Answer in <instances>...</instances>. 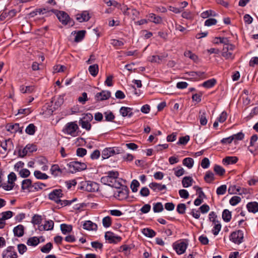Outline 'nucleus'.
Masks as SVG:
<instances>
[{
	"label": "nucleus",
	"instance_id": "f257e3e1",
	"mask_svg": "<svg viewBox=\"0 0 258 258\" xmlns=\"http://www.w3.org/2000/svg\"><path fill=\"white\" fill-rule=\"evenodd\" d=\"M119 174L117 171H111L107 173V175L101 178V182L111 187L118 188L120 187V184L116 181Z\"/></svg>",
	"mask_w": 258,
	"mask_h": 258
},
{
	"label": "nucleus",
	"instance_id": "f03ea898",
	"mask_svg": "<svg viewBox=\"0 0 258 258\" xmlns=\"http://www.w3.org/2000/svg\"><path fill=\"white\" fill-rule=\"evenodd\" d=\"M78 128L77 123L75 122H70L66 124L62 130V132L72 137H76L78 135L77 130Z\"/></svg>",
	"mask_w": 258,
	"mask_h": 258
},
{
	"label": "nucleus",
	"instance_id": "7ed1b4c3",
	"mask_svg": "<svg viewBox=\"0 0 258 258\" xmlns=\"http://www.w3.org/2000/svg\"><path fill=\"white\" fill-rule=\"evenodd\" d=\"M56 15L58 19L63 25L70 24L73 26L74 22L71 20L68 14L63 11H57Z\"/></svg>",
	"mask_w": 258,
	"mask_h": 258
},
{
	"label": "nucleus",
	"instance_id": "20e7f679",
	"mask_svg": "<svg viewBox=\"0 0 258 258\" xmlns=\"http://www.w3.org/2000/svg\"><path fill=\"white\" fill-rule=\"evenodd\" d=\"M235 48V46L232 44H226L224 45L222 55L226 59H233L234 58V55L232 51Z\"/></svg>",
	"mask_w": 258,
	"mask_h": 258
},
{
	"label": "nucleus",
	"instance_id": "39448f33",
	"mask_svg": "<svg viewBox=\"0 0 258 258\" xmlns=\"http://www.w3.org/2000/svg\"><path fill=\"white\" fill-rule=\"evenodd\" d=\"M122 150L118 148H108L104 149L102 152V157L103 159H107L109 157L121 153Z\"/></svg>",
	"mask_w": 258,
	"mask_h": 258
},
{
	"label": "nucleus",
	"instance_id": "423d86ee",
	"mask_svg": "<svg viewBox=\"0 0 258 258\" xmlns=\"http://www.w3.org/2000/svg\"><path fill=\"white\" fill-rule=\"evenodd\" d=\"M243 233L241 230L232 232L230 236V240L235 244H240L242 242Z\"/></svg>",
	"mask_w": 258,
	"mask_h": 258
},
{
	"label": "nucleus",
	"instance_id": "0eeeda50",
	"mask_svg": "<svg viewBox=\"0 0 258 258\" xmlns=\"http://www.w3.org/2000/svg\"><path fill=\"white\" fill-rule=\"evenodd\" d=\"M62 196V190L60 189H56L48 195V198L50 200L54 201L55 203L59 204L61 202L60 198Z\"/></svg>",
	"mask_w": 258,
	"mask_h": 258
},
{
	"label": "nucleus",
	"instance_id": "6e6552de",
	"mask_svg": "<svg viewBox=\"0 0 258 258\" xmlns=\"http://www.w3.org/2000/svg\"><path fill=\"white\" fill-rule=\"evenodd\" d=\"M37 148L35 145L33 144H28L23 149H19L18 151L19 156L21 157H24L28 153H32L36 151Z\"/></svg>",
	"mask_w": 258,
	"mask_h": 258
},
{
	"label": "nucleus",
	"instance_id": "1a4fd4ad",
	"mask_svg": "<svg viewBox=\"0 0 258 258\" xmlns=\"http://www.w3.org/2000/svg\"><path fill=\"white\" fill-rule=\"evenodd\" d=\"M82 188L86 191L94 192L98 190V185L96 182L91 181H86L83 183Z\"/></svg>",
	"mask_w": 258,
	"mask_h": 258
},
{
	"label": "nucleus",
	"instance_id": "9d476101",
	"mask_svg": "<svg viewBox=\"0 0 258 258\" xmlns=\"http://www.w3.org/2000/svg\"><path fill=\"white\" fill-rule=\"evenodd\" d=\"M2 257L3 258H17L18 255L14 247L9 246L4 250Z\"/></svg>",
	"mask_w": 258,
	"mask_h": 258
},
{
	"label": "nucleus",
	"instance_id": "9b49d317",
	"mask_svg": "<svg viewBox=\"0 0 258 258\" xmlns=\"http://www.w3.org/2000/svg\"><path fill=\"white\" fill-rule=\"evenodd\" d=\"M69 166L73 168L75 171L84 170L87 168V165L83 162L73 161L70 162Z\"/></svg>",
	"mask_w": 258,
	"mask_h": 258
},
{
	"label": "nucleus",
	"instance_id": "f8f14e48",
	"mask_svg": "<svg viewBox=\"0 0 258 258\" xmlns=\"http://www.w3.org/2000/svg\"><path fill=\"white\" fill-rule=\"evenodd\" d=\"M91 17L88 11H84L76 15V20L79 22H87Z\"/></svg>",
	"mask_w": 258,
	"mask_h": 258
},
{
	"label": "nucleus",
	"instance_id": "ddd939ff",
	"mask_svg": "<svg viewBox=\"0 0 258 258\" xmlns=\"http://www.w3.org/2000/svg\"><path fill=\"white\" fill-rule=\"evenodd\" d=\"M187 246V243L184 241H180L174 244V248L178 254L183 253Z\"/></svg>",
	"mask_w": 258,
	"mask_h": 258
},
{
	"label": "nucleus",
	"instance_id": "4468645a",
	"mask_svg": "<svg viewBox=\"0 0 258 258\" xmlns=\"http://www.w3.org/2000/svg\"><path fill=\"white\" fill-rule=\"evenodd\" d=\"M105 238L108 240L110 243H116L121 240L120 236H116L111 232L108 231L105 233Z\"/></svg>",
	"mask_w": 258,
	"mask_h": 258
},
{
	"label": "nucleus",
	"instance_id": "2eb2a0df",
	"mask_svg": "<svg viewBox=\"0 0 258 258\" xmlns=\"http://www.w3.org/2000/svg\"><path fill=\"white\" fill-rule=\"evenodd\" d=\"M111 93L108 91H102L95 95V99L97 101L107 100L110 97Z\"/></svg>",
	"mask_w": 258,
	"mask_h": 258
},
{
	"label": "nucleus",
	"instance_id": "dca6fc26",
	"mask_svg": "<svg viewBox=\"0 0 258 258\" xmlns=\"http://www.w3.org/2000/svg\"><path fill=\"white\" fill-rule=\"evenodd\" d=\"M33 184L32 181L29 179L23 180L22 183V189L23 190H26L29 192H34V189H33Z\"/></svg>",
	"mask_w": 258,
	"mask_h": 258
},
{
	"label": "nucleus",
	"instance_id": "f3484780",
	"mask_svg": "<svg viewBox=\"0 0 258 258\" xmlns=\"http://www.w3.org/2000/svg\"><path fill=\"white\" fill-rule=\"evenodd\" d=\"M1 146L5 152H9L14 148L13 143L10 139L1 142Z\"/></svg>",
	"mask_w": 258,
	"mask_h": 258
},
{
	"label": "nucleus",
	"instance_id": "a211bd4d",
	"mask_svg": "<svg viewBox=\"0 0 258 258\" xmlns=\"http://www.w3.org/2000/svg\"><path fill=\"white\" fill-rule=\"evenodd\" d=\"M149 186L150 188L155 191H159L166 189V186L164 184H161L156 182H152Z\"/></svg>",
	"mask_w": 258,
	"mask_h": 258
},
{
	"label": "nucleus",
	"instance_id": "6ab92c4d",
	"mask_svg": "<svg viewBox=\"0 0 258 258\" xmlns=\"http://www.w3.org/2000/svg\"><path fill=\"white\" fill-rule=\"evenodd\" d=\"M83 228L87 230H97V225L91 221H86L83 225Z\"/></svg>",
	"mask_w": 258,
	"mask_h": 258
},
{
	"label": "nucleus",
	"instance_id": "aec40b11",
	"mask_svg": "<svg viewBox=\"0 0 258 258\" xmlns=\"http://www.w3.org/2000/svg\"><path fill=\"white\" fill-rule=\"evenodd\" d=\"M54 222L52 220L46 221L43 225L39 227L40 230H50L53 228Z\"/></svg>",
	"mask_w": 258,
	"mask_h": 258
},
{
	"label": "nucleus",
	"instance_id": "412c9836",
	"mask_svg": "<svg viewBox=\"0 0 258 258\" xmlns=\"http://www.w3.org/2000/svg\"><path fill=\"white\" fill-rule=\"evenodd\" d=\"M119 112L123 117L127 116L131 117L133 115L132 109L127 107H121L119 110Z\"/></svg>",
	"mask_w": 258,
	"mask_h": 258
},
{
	"label": "nucleus",
	"instance_id": "4be33fe9",
	"mask_svg": "<svg viewBox=\"0 0 258 258\" xmlns=\"http://www.w3.org/2000/svg\"><path fill=\"white\" fill-rule=\"evenodd\" d=\"M246 207L249 212L255 213L258 212V203L257 202H249L247 204Z\"/></svg>",
	"mask_w": 258,
	"mask_h": 258
},
{
	"label": "nucleus",
	"instance_id": "5701e85b",
	"mask_svg": "<svg viewBox=\"0 0 258 258\" xmlns=\"http://www.w3.org/2000/svg\"><path fill=\"white\" fill-rule=\"evenodd\" d=\"M148 18L150 22H153L157 24H161L162 22V18L159 16H156L153 13L149 14Z\"/></svg>",
	"mask_w": 258,
	"mask_h": 258
},
{
	"label": "nucleus",
	"instance_id": "b1692460",
	"mask_svg": "<svg viewBox=\"0 0 258 258\" xmlns=\"http://www.w3.org/2000/svg\"><path fill=\"white\" fill-rule=\"evenodd\" d=\"M238 159L236 157L228 156L223 159L222 162L224 165H229L236 163Z\"/></svg>",
	"mask_w": 258,
	"mask_h": 258
},
{
	"label": "nucleus",
	"instance_id": "393cba45",
	"mask_svg": "<svg viewBox=\"0 0 258 258\" xmlns=\"http://www.w3.org/2000/svg\"><path fill=\"white\" fill-rule=\"evenodd\" d=\"M194 182L193 179L190 176H185L182 180V184L184 187H188L192 185Z\"/></svg>",
	"mask_w": 258,
	"mask_h": 258
},
{
	"label": "nucleus",
	"instance_id": "a878e982",
	"mask_svg": "<svg viewBox=\"0 0 258 258\" xmlns=\"http://www.w3.org/2000/svg\"><path fill=\"white\" fill-rule=\"evenodd\" d=\"M51 174L54 176H59L61 173L62 170L59 168V166L56 164L53 165L50 169Z\"/></svg>",
	"mask_w": 258,
	"mask_h": 258
},
{
	"label": "nucleus",
	"instance_id": "bb28decb",
	"mask_svg": "<svg viewBox=\"0 0 258 258\" xmlns=\"http://www.w3.org/2000/svg\"><path fill=\"white\" fill-rule=\"evenodd\" d=\"M40 242L39 238L34 236L29 238L27 241V244L29 246H36Z\"/></svg>",
	"mask_w": 258,
	"mask_h": 258
},
{
	"label": "nucleus",
	"instance_id": "cd10ccee",
	"mask_svg": "<svg viewBox=\"0 0 258 258\" xmlns=\"http://www.w3.org/2000/svg\"><path fill=\"white\" fill-rule=\"evenodd\" d=\"M13 231L15 235L21 237L24 234V227L22 225H19L14 228Z\"/></svg>",
	"mask_w": 258,
	"mask_h": 258
},
{
	"label": "nucleus",
	"instance_id": "c85d7f7f",
	"mask_svg": "<svg viewBox=\"0 0 258 258\" xmlns=\"http://www.w3.org/2000/svg\"><path fill=\"white\" fill-rule=\"evenodd\" d=\"M60 229L63 234H67L72 231V226L71 225L62 224L60 225Z\"/></svg>",
	"mask_w": 258,
	"mask_h": 258
},
{
	"label": "nucleus",
	"instance_id": "c756f323",
	"mask_svg": "<svg viewBox=\"0 0 258 258\" xmlns=\"http://www.w3.org/2000/svg\"><path fill=\"white\" fill-rule=\"evenodd\" d=\"M88 70L92 76H96L99 71L98 64H95L89 66Z\"/></svg>",
	"mask_w": 258,
	"mask_h": 258
},
{
	"label": "nucleus",
	"instance_id": "7c9ffc66",
	"mask_svg": "<svg viewBox=\"0 0 258 258\" xmlns=\"http://www.w3.org/2000/svg\"><path fill=\"white\" fill-rule=\"evenodd\" d=\"M7 131L11 133H15L19 130V124L18 123L9 124L6 126Z\"/></svg>",
	"mask_w": 258,
	"mask_h": 258
},
{
	"label": "nucleus",
	"instance_id": "2f4dec72",
	"mask_svg": "<svg viewBox=\"0 0 258 258\" xmlns=\"http://www.w3.org/2000/svg\"><path fill=\"white\" fill-rule=\"evenodd\" d=\"M214 175L212 172L210 171L206 172L204 177V179L206 182L211 183L214 180Z\"/></svg>",
	"mask_w": 258,
	"mask_h": 258
},
{
	"label": "nucleus",
	"instance_id": "473e14b6",
	"mask_svg": "<svg viewBox=\"0 0 258 258\" xmlns=\"http://www.w3.org/2000/svg\"><path fill=\"white\" fill-rule=\"evenodd\" d=\"M194 163V161L191 158H185L182 161V164L183 165L186 166L188 168H191L192 167Z\"/></svg>",
	"mask_w": 258,
	"mask_h": 258
},
{
	"label": "nucleus",
	"instance_id": "72a5a7b5",
	"mask_svg": "<svg viewBox=\"0 0 258 258\" xmlns=\"http://www.w3.org/2000/svg\"><path fill=\"white\" fill-rule=\"evenodd\" d=\"M142 233L146 236L149 237H153L156 235V232L152 229L149 228H144L142 230Z\"/></svg>",
	"mask_w": 258,
	"mask_h": 258
},
{
	"label": "nucleus",
	"instance_id": "f704fd0d",
	"mask_svg": "<svg viewBox=\"0 0 258 258\" xmlns=\"http://www.w3.org/2000/svg\"><path fill=\"white\" fill-rule=\"evenodd\" d=\"M222 218L224 221L229 222L231 219V212L228 210H224L222 213Z\"/></svg>",
	"mask_w": 258,
	"mask_h": 258
},
{
	"label": "nucleus",
	"instance_id": "c9c22d12",
	"mask_svg": "<svg viewBox=\"0 0 258 258\" xmlns=\"http://www.w3.org/2000/svg\"><path fill=\"white\" fill-rule=\"evenodd\" d=\"M35 177L38 179H46L48 176L45 173H42L40 171L36 170L34 172Z\"/></svg>",
	"mask_w": 258,
	"mask_h": 258
},
{
	"label": "nucleus",
	"instance_id": "e433bc0d",
	"mask_svg": "<svg viewBox=\"0 0 258 258\" xmlns=\"http://www.w3.org/2000/svg\"><path fill=\"white\" fill-rule=\"evenodd\" d=\"M216 83V81L214 79L208 80V81L204 82L202 86L206 88H210L214 86Z\"/></svg>",
	"mask_w": 258,
	"mask_h": 258
},
{
	"label": "nucleus",
	"instance_id": "4c0bfd02",
	"mask_svg": "<svg viewBox=\"0 0 258 258\" xmlns=\"http://www.w3.org/2000/svg\"><path fill=\"white\" fill-rule=\"evenodd\" d=\"M86 33L85 30H81L79 31L76 35L75 41L76 42H80L85 37V35Z\"/></svg>",
	"mask_w": 258,
	"mask_h": 258
},
{
	"label": "nucleus",
	"instance_id": "58836bf2",
	"mask_svg": "<svg viewBox=\"0 0 258 258\" xmlns=\"http://www.w3.org/2000/svg\"><path fill=\"white\" fill-rule=\"evenodd\" d=\"M79 124L81 125L82 128H85L87 131H89L91 129V125L90 123V122L80 119L79 120Z\"/></svg>",
	"mask_w": 258,
	"mask_h": 258
},
{
	"label": "nucleus",
	"instance_id": "ea45409f",
	"mask_svg": "<svg viewBox=\"0 0 258 258\" xmlns=\"http://www.w3.org/2000/svg\"><path fill=\"white\" fill-rule=\"evenodd\" d=\"M52 243L51 242H48V243H46L45 245H44V246H43L41 248L40 250L42 252L47 253L51 250V249H52Z\"/></svg>",
	"mask_w": 258,
	"mask_h": 258
},
{
	"label": "nucleus",
	"instance_id": "a19ab883",
	"mask_svg": "<svg viewBox=\"0 0 258 258\" xmlns=\"http://www.w3.org/2000/svg\"><path fill=\"white\" fill-rule=\"evenodd\" d=\"M45 186L46 184L40 182L34 183L32 186L33 189H34V192L38 191L40 189H42Z\"/></svg>",
	"mask_w": 258,
	"mask_h": 258
},
{
	"label": "nucleus",
	"instance_id": "79ce46f5",
	"mask_svg": "<svg viewBox=\"0 0 258 258\" xmlns=\"http://www.w3.org/2000/svg\"><path fill=\"white\" fill-rule=\"evenodd\" d=\"M36 127L33 124H30L26 128L25 132L27 134L33 135L34 134L36 130Z\"/></svg>",
	"mask_w": 258,
	"mask_h": 258
},
{
	"label": "nucleus",
	"instance_id": "37998d69",
	"mask_svg": "<svg viewBox=\"0 0 258 258\" xmlns=\"http://www.w3.org/2000/svg\"><path fill=\"white\" fill-rule=\"evenodd\" d=\"M102 224L106 228L110 227L112 224L111 218L109 216L104 217L102 220Z\"/></svg>",
	"mask_w": 258,
	"mask_h": 258
},
{
	"label": "nucleus",
	"instance_id": "c03bdc74",
	"mask_svg": "<svg viewBox=\"0 0 258 258\" xmlns=\"http://www.w3.org/2000/svg\"><path fill=\"white\" fill-rule=\"evenodd\" d=\"M216 15L215 12L212 10L205 11L201 14V17L204 19L208 18L209 16H215Z\"/></svg>",
	"mask_w": 258,
	"mask_h": 258
},
{
	"label": "nucleus",
	"instance_id": "a18cd8bd",
	"mask_svg": "<svg viewBox=\"0 0 258 258\" xmlns=\"http://www.w3.org/2000/svg\"><path fill=\"white\" fill-rule=\"evenodd\" d=\"M214 170L216 173V174L219 175H223L225 172V169L221 166L218 165H215L214 167Z\"/></svg>",
	"mask_w": 258,
	"mask_h": 258
},
{
	"label": "nucleus",
	"instance_id": "49530a36",
	"mask_svg": "<svg viewBox=\"0 0 258 258\" xmlns=\"http://www.w3.org/2000/svg\"><path fill=\"white\" fill-rule=\"evenodd\" d=\"M66 70V67L62 65L57 64L53 67V73L63 72Z\"/></svg>",
	"mask_w": 258,
	"mask_h": 258
},
{
	"label": "nucleus",
	"instance_id": "de8ad7c7",
	"mask_svg": "<svg viewBox=\"0 0 258 258\" xmlns=\"http://www.w3.org/2000/svg\"><path fill=\"white\" fill-rule=\"evenodd\" d=\"M140 186L139 181L136 179L132 181L131 184V188L133 192H136L138 191V187Z\"/></svg>",
	"mask_w": 258,
	"mask_h": 258
},
{
	"label": "nucleus",
	"instance_id": "09e8293b",
	"mask_svg": "<svg viewBox=\"0 0 258 258\" xmlns=\"http://www.w3.org/2000/svg\"><path fill=\"white\" fill-rule=\"evenodd\" d=\"M214 224L215 225L212 230V232L214 235H217L221 230V225L218 222L214 223Z\"/></svg>",
	"mask_w": 258,
	"mask_h": 258
},
{
	"label": "nucleus",
	"instance_id": "8fccbe9b",
	"mask_svg": "<svg viewBox=\"0 0 258 258\" xmlns=\"http://www.w3.org/2000/svg\"><path fill=\"white\" fill-rule=\"evenodd\" d=\"M163 210V206L161 203H157L153 206V211L155 213H158Z\"/></svg>",
	"mask_w": 258,
	"mask_h": 258
},
{
	"label": "nucleus",
	"instance_id": "3c124183",
	"mask_svg": "<svg viewBox=\"0 0 258 258\" xmlns=\"http://www.w3.org/2000/svg\"><path fill=\"white\" fill-rule=\"evenodd\" d=\"M163 58V57L162 56L152 55L150 57V61L151 62H157V63H160L162 61Z\"/></svg>",
	"mask_w": 258,
	"mask_h": 258
},
{
	"label": "nucleus",
	"instance_id": "603ef678",
	"mask_svg": "<svg viewBox=\"0 0 258 258\" xmlns=\"http://www.w3.org/2000/svg\"><path fill=\"white\" fill-rule=\"evenodd\" d=\"M227 190V186L226 185L223 184L219 187H218L217 189L216 192L218 195H224Z\"/></svg>",
	"mask_w": 258,
	"mask_h": 258
},
{
	"label": "nucleus",
	"instance_id": "864d4df0",
	"mask_svg": "<svg viewBox=\"0 0 258 258\" xmlns=\"http://www.w3.org/2000/svg\"><path fill=\"white\" fill-rule=\"evenodd\" d=\"M186 205L184 204H179L177 206V211L179 214H183L185 213Z\"/></svg>",
	"mask_w": 258,
	"mask_h": 258
},
{
	"label": "nucleus",
	"instance_id": "5fc2aeb1",
	"mask_svg": "<svg viewBox=\"0 0 258 258\" xmlns=\"http://www.w3.org/2000/svg\"><path fill=\"white\" fill-rule=\"evenodd\" d=\"M241 201V198L238 196L233 197L229 201L230 204L232 206H235L239 203Z\"/></svg>",
	"mask_w": 258,
	"mask_h": 258
},
{
	"label": "nucleus",
	"instance_id": "6e6d98bb",
	"mask_svg": "<svg viewBox=\"0 0 258 258\" xmlns=\"http://www.w3.org/2000/svg\"><path fill=\"white\" fill-rule=\"evenodd\" d=\"M41 217L38 215H35L32 219V223L34 224H40L41 223Z\"/></svg>",
	"mask_w": 258,
	"mask_h": 258
},
{
	"label": "nucleus",
	"instance_id": "4d7b16f0",
	"mask_svg": "<svg viewBox=\"0 0 258 258\" xmlns=\"http://www.w3.org/2000/svg\"><path fill=\"white\" fill-rule=\"evenodd\" d=\"M14 185V184H13L8 181L7 183H4L2 184L1 186L5 190H10L13 188Z\"/></svg>",
	"mask_w": 258,
	"mask_h": 258
},
{
	"label": "nucleus",
	"instance_id": "13d9d810",
	"mask_svg": "<svg viewBox=\"0 0 258 258\" xmlns=\"http://www.w3.org/2000/svg\"><path fill=\"white\" fill-rule=\"evenodd\" d=\"M189 140V137L188 136L180 137L178 142H177V144L185 145L187 144Z\"/></svg>",
	"mask_w": 258,
	"mask_h": 258
},
{
	"label": "nucleus",
	"instance_id": "bf43d9fd",
	"mask_svg": "<svg viewBox=\"0 0 258 258\" xmlns=\"http://www.w3.org/2000/svg\"><path fill=\"white\" fill-rule=\"evenodd\" d=\"M43 11L46 12V10L45 9H36L35 11L31 12L29 15L30 17H34L35 16H36L38 14H41V13L44 14Z\"/></svg>",
	"mask_w": 258,
	"mask_h": 258
},
{
	"label": "nucleus",
	"instance_id": "052dcab7",
	"mask_svg": "<svg viewBox=\"0 0 258 258\" xmlns=\"http://www.w3.org/2000/svg\"><path fill=\"white\" fill-rule=\"evenodd\" d=\"M19 174L21 177L26 178L30 175V172L27 169H22L20 171Z\"/></svg>",
	"mask_w": 258,
	"mask_h": 258
},
{
	"label": "nucleus",
	"instance_id": "680f3d73",
	"mask_svg": "<svg viewBox=\"0 0 258 258\" xmlns=\"http://www.w3.org/2000/svg\"><path fill=\"white\" fill-rule=\"evenodd\" d=\"M76 153L77 156L82 157L86 154L87 150L83 148H79L77 149Z\"/></svg>",
	"mask_w": 258,
	"mask_h": 258
},
{
	"label": "nucleus",
	"instance_id": "e2e57ef3",
	"mask_svg": "<svg viewBox=\"0 0 258 258\" xmlns=\"http://www.w3.org/2000/svg\"><path fill=\"white\" fill-rule=\"evenodd\" d=\"M227 117V113L225 111H223L220 114L219 117H218L217 120L221 123L224 122L226 120Z\"/></svg>",
	"mask_w": 258,
	"mask_h": 258
},
{
	"label": "nucleus",
	"instance_id": "0e129e2a",
	"mask_svg": "<svg viewBox=\"0 0 258 258\" xmlns=\"http://www.w3.org/2000/svg\"><path fill=\"white\" fill-rule=\"evenodd\" d=\"M184 54L186 57H188L194 61L196 60L198 58L197 56L196 55H195V54L192 53L190 51H185L184 52Z\"/></svg>",
	"mask_w": 258,
	"mask_h": 258
},
{
	"label": "nucleus",
	"instance_id": "69168bd1",
	"mask_svg": "<svg viewBox=\"0 0 258 258\" xmlns=\"http://www.w3.org/2000/svg\"><path fill=\"white\" fill-rule=\"evenodd\" d=\"M174 170L175 175L177 177L182 175L185 172L184 169L181 167H180L179 169L178 168H175Z\"/></svg>",
	"mask_w": 258,
	"mask_h": 258
},
{
	"label": "nucleus",
	"instance_id": "338daca9",
	"mask_svg": "<svg viewBox=\"0 0 258 258\" xmlns=\"http://www.w3.org/2000/svg\"><path fill=\"white\" fill-rule=\"evenodd\" d=\"M88 100L87 94L86 92H84L82 94V96L78 98V101L83 104H84L86 101Z\"/></svg>",
	"mask_w": 258,
	"mask_h": 258
},
{
	"label": "nucleus",
	"instance_id": "774afa93",
	"mask_svg": "<svg viewBox=\"0 0 258 258\" xmlns=\"http://www.w3.org/2000/svg\"><path fill=\"white\" fill-rule=\"evenodd\" d=\"M105 120L108 121H111L114 118V115L111 112H106L105 113Z\"/></svg>",
	"mask_w": 258,
	"mask_h": 258
}]
</instances>
